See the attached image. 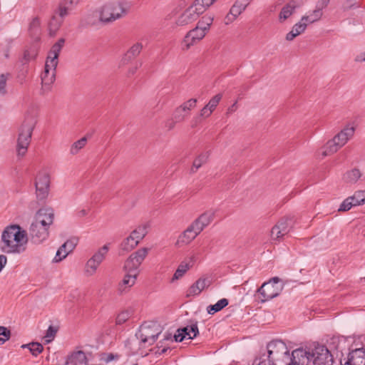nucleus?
<instances>
[{"mask_svg":"<svg viewBox=\"0 0 365 365\" xmlns=\"http://www.w3.org/2000/svg\"><path fill=\"white\" fill-rule=\"evenodd\" d=\"M64 43L65 39L63 38H59L58 41L52 46L48 52L44 71L41 76L42 89L43 91H50L51 85L56 80V67L58 63V58Z\"/></svg>","mask_w":365,"mask_h":365,"instance_id":"f257e3e1","label":"nucleus"},{"mask_svg":"<svg viewBox=\"0 0 365 365\" xmlns=\"http://www.w3.org/2000/svg\"><path fill=\"white\" fill-rule=\"evenodd\" d=\"M28 241L27 232L19 225L7 226L1 235V250L6 253L19 252V247Z\"/></svg>","mask_w":365,"mask_h":365,"instance_id":"f03ea898","label":"nucleus"},{"mask_svg":"<svg viewBox=\"0 0 365 365\" xmlns=\"http://www.w3.org/2000/svg\"><path fill=\"white\" fill-rule=\"evenodd\" d=\"M130 9V4L126 1L108 2L100 11L99 20L103 24H109L125 16Z\"/></svg>","mask_w":365,"mask_h":365,"instance_id":"7ed1b4c3","label":"nucleus"},{"mask_svg":"<svg viewBox=\"0 0 365 365\" xmlns=\"http://www.w3.org/2000/svg\"><path fill=\"white\" fill-rule=\"evenodd\" d=\"M37 120L34 115L28 114L25 116L19 132L17 140V152L19 155L24 156L30 144L33 130Z\"/></svg>","mask_w":365,"mask_h":365,"instance_id":"20e7f679","label":"nucleus"},{"mask_svg":"<svg viewBox=\"0 0 365 365\" xmlns=\"http://www.w3.org/2000/svg\"><path fill=\"white\" fill-rule=\"evenodd\" d=\"M267 361L272 363L278 362L280 365L283 363L285 365L289 359V350L288 349L286 344L280 340H272L267 345Z\"/></svg>","mask_w":365,"mask_h":365,"instance_id":"39448f33","label":"nucleus"},{"mask_svg":"<svg viewBox=\"0 0 365 365\" xmlns=\"http://www.w3.org/2000/svg\"><path fill=\"white\" fill-rule=\"evenodd\" d=\"M354 127L346 126L336 135L333 139L329 140L324 147L322 153L323 156H327L336 153L340 148L344 146L348 140L354 134Z\"/></svg>","mask_w":365,"mask_h":365,"instance_id":"423d86ee","label":"nucleus"},{"mask_svg":"<svg viewBox=\"0 0 365 365\" xmlns=\"http://www.w3.org/2000/svg\"><path fill=\"white\" fill-rule=\"evenodd\" d=\"M163 331V328L156 322H144L136 332V337L143 344H153Z\"/></svg>","mask_w":365,"mask_h":365,"instance_id":"0eeeda50","label":"nucleus"},{"mask_svg":"<svg viewBox=\"0 0 365 365\" xmlns=\"http://www.w3.org/2000/svg\"><path fill=\"white\" fill-rule=\"evenodd\" d=\"M311 365H332L333 356L325 345L314 344L311 350Z\"/></svg>","mask_w":365,"mask_h":365,"instance_id":"6e6552de","label":"nucleus"},{"mask_svg":"<svg viewBox=\"0 0 365 365\" xmlns=\"http://www.w3.org/2000/svg\"><path fill=\"white\" fill-rule=\"evenodd\" d=\"M282 289V286L275 285L272 282H267L257 289L255 297L262 303L277 297Z\"/></svg>","mask_w":365,"mask_h":365,"instance_id":"1a4fd4ad","label":"nucleus"},{"mask_svg":"<svg viewBox=\"0 0 365 365\" xmlns=\"http://www.w3.org/2000/svg\"><path fill=\"white\" fill-rule=\"evenodd\" d=\"M148 252V249L144 247L131 254L125 262L123 267L125 271L138 274V267L147 256Z\"/></svg>","mask_w":365,"mask_h":365,"instance_id":"9d476101","label":"nucleus"},{"mask_svg":"<svg viewBox=\"0 0 365 365\" xmlns=\"http://www.w3.org/2000/svg\"><path fill=\"white\" fill-rule=\"evenodd\" d=\"M312 347H309L308 350L303 349H297L289 355V359L285 365H311V350Z\"/></svg>","mask_w":365,"mask_h":365,"instance_id":"9b49d317","label":"nucleus"},{"mask_svg":"<svg viewBox=\"0 0 365 365\" xmlns=\"http://www.w3.org/2000/svg\"><path fill=\"white\" fill-rule=\"evenodd\" d=\"M190 326L177 329L176 333L173 336L175 341L181 342L187 336H189V339H192L199 334L197 322L196 320H190Z\"/></svg>","mask_w":365,"mask_h":365,"instance_id":"f8f14e48","label":"nucleus"},{"mask_svg":"<svg viewBox=\"0 0 365 365\" xmlns=\"http://www.w3.org/2000/svg\"><path fill=\"white\" fill-rule=\"evenodd\" d=\"M202 7L197 9L193 4L190 6L177 19L178 26H185L195 21L202 14Z\"/></svg>","mask_w":365,"mask_h":365,"instance_id":"ddd939ff","label":"nucleus"},{"mask_svg":"<svg viewBox=\"0 0 365 365\" xmlns=\"http://www.w3.org/2000/svg\"><path fill=\"white\" fill-rule=\"evenodd\" d=\"M292 228V219H281L272 229L271 237L274 240H279L284 235L289 233Z\"/></svg>","mask_w":365,"mask_h":365,"instance_id":"4468645a","label":"nucleus"},{"mask_svg":"<svg viewBox=\"0 0 365 365\" xmlns=\"http://www.w3.org/2000/svg\"><path fill=\"white\" fill-rule=\"evenodd\" d=\"M108 245H104L101 247L97 252H96L93 257L86 263V272H90L91 274L94 273L98 267V265L104 259L106 255L108 252Z\"/></svg>","mask_w":365,"mask_h":365,"instance_id":"2eb2a0df","label":"nucleus"},{"mask_svg":"<svg viewBox=\"0 0 365 365\" xmlns=\"http://www.w3.org/2000/svg\"><path fill=\"white\" fill-rule=\"evenodd\" d=\"M205 31L197 26L190 30L183 39V49H189L192 45L201 40L205 36Z\"/></svg>","mask_w":365,"mask_h":365,"instance_id":"dca6fc26","label":"nucleus"},{"mask_svg":"<svg viewBox=\"0 0 365 365\" xmlns=\"http://www.w3.org/2000/svg\"><path fill=\"white\" fill-rule=\"evenodd\" d=\"M29 235L31 241L35 244H40L46 240L49 235L47 228L36 226V225L31 224L29 227Z\"/></svg>","mask_w":365,"mask_h":365,"instance_id":"f3484780","label":"nucleus"},{"mask_svg":"<svg viewBox=\"0 0 365 365\" xmlns=\"http://www.w3.org/2000/svg\"><path fill=\"white\" fill-rule=\"evenodd\" d=\"M344 365H365V348L356 349L349 352Z\"/></svg>","mask_w":365,"mask_h":365,"instance_id":"a211bd4d","label":"nucleus"},{"mask_svg":"<svg viewBox=\"0 0 365 365\" xmlns=\"http://www.w3.org/2000/svg\"><path fill=\"white\" fill-rule=\"evenodd\" d=\"M66 365H88L86 354L83 351L73 352L68 356Z\"/></svg>","mask_w":365,"mask_h":365,"instance_id":"6ab92c4d","label":"nucleus"},{"mask_svg":"<svg viewBox=\"0 0 365 365\" xmlns=\"http://www.w3.org/2000/svg\"><path fill=\"white\" fill-rule=\"evenodd\" d=\"M78 2L79 0H61L58 6L60 17L63 19L68 15Z\"/></svg>","mask_w":365,"mask_h":365,"instance_id":"aec40b11","label":"nucleus"},{"mask_svg":"<svg viewBox=\"0 0 365 365\" xmlns=\"http://www.w3.org/2000/svg\"><path fill=\"white\" fill-rule=\"evenodd\" d=\"M142 48L143 45L140 43L134 44L123 56L122 63L123 64H126L130 62L133 58L140 53Z\"/></svg>","mask_w":365,"mask_h":365,"instance_id":"412c9836","label":"nucleus"},{"mask_svg":"<svg viewBox=\"0 0 365 365\" xmlns=\"http://www.w3.org/2000/svg\"><path fill=\"white\" fill-rule=\"evenodd\" d=\"M307 24L305 21H300L294 25L291 31H289L286 36L287 41H292L296 36L302 34L306 28Z\"/></svg>","mask_w":365,"mask_h":365,"instance_id":"4be33fe9","label":"nucleus"},{"mask_svg":"<svg viewBox=\"0 0 365 365\" xmlns=\"http://www.w3.org/2000/svg\"><path fill=\"white\" fill-rule=\"evenodd\" d=\"M199 234L197 233L193 228L190 225L183 233L179 237L178 243L189 244Z\"/></svg>","mask_w":365,"mask_h":365,"instance_id":"5701e85b","label":"nucleus"},{"mask_svg":"<svg viewBox=\"0 0 365 365\" xmlns=\"http://www.w3.org/2000/svg\"><path fill=\"white\" fill-rule=\"evenodd\" d=\"M209 152L203 153L200 154L193 161L192 166L190 169L191 173H195L197 170L202 167V165L205 164L209 158Z\"/></svg>","mask_w":365,"mask_h":365,"instance_id":"b1692460","label":"nucleus"},{"mask_svg":"<svg viewBox=\"0 0 365 365\" xmlns=\"http://www.w3.org/2000/svg\"><path fill=\"white\" fill-rule=\"evenodd\" d=\"M229 304V301L226 298H222L217 302L215 304H210L207 307V312L209 314H214L217 312L221 311Z\"/></svg>","mask_w":365,"mask_h":365,"instance_id":"393cba45","label":"nucleus"},{"mask_svg":"<svg viewBox=\"0 0 365 365\" xmlns=\"http://www.w3.org/2000/svg\"><path fill=\"white\" fill-rule=\"evenodd\" d=\"M138 244V241H136L135 239L130 235L120 244V250L124 252H129L136 247Z\"/></svg>","mask_w":365,"mask_h":365,"instance_id":"a878e982","label":"nucleus"},{"mask_svg":"<svg viewBox=\"0 0 365 365\" xmlns=\"http://www.w3.org/2000/svg\"><path fill=\"white\" fill-rule=\"evenodd\" d=\"M247 7V4L242 0H236L230 8V14L238 16L246 9Z\"/></svg>","mask_w":365,"mask_h":365,"instance_id":"bb28decb","label":"nucleus"},{"mask_svg":"<svg viewBox=\"0 0 365 365\" xmlns=\"http://www.w3.org/2000/svg\"><path fill=\"white\" fill-rule=\"evenodd\" d=\"M213 16L206 14L203 16L201 18V19L198 21L197 27L200 28V29L206 32L210 29V27L213 22Z\"/></svg>","mask_w":365,"mask_h":365,"instance_id":"cd10ccee","label":"nucleus"},{"mask_svg":"<svg viewBox=\"0 0 365 365\" xmlns=\"http://www.w3.org/2000/svg\"><path fill=\"white\" fill-rule=\"evenodd\" d=\"M49 188L50 178L47 173H39L35 181V187Z\"/></svg>","mask_w":365,"mask_h":365,"instance_id":"c85d7f7f","label":"nucleus"},{"mask_svg":"<svg viewBox=\"0 0 365 365\" xmlns=\"http://www.w3.org/2000/svg\"><path fill=\"white\" fill-rule=\"evenodd\" d=\"M29 34L33 38H38L40 34V20L38 17L32 19L29 28Z\"/></svg>","mask_w":365,"mask_h":365,"instance_id":"c756f323","label":"nucleus"},{"mask_svg":"<svg viewBox=\"0 0 365 365\" xmlns=\"http://www.w3.org/2000/svg\"><path fill=\"white\" fill-rule=\"evenodd\" d=\"M361 174L359 169L354 168L344 175V180L347 182L355 183L361 177Z\"/></svg>","mask_w":365,"mask_h":365,"instance_id":"7c9ffc66","label":"nucleus"},{"mask_svg":"<svg viewBox=\"0 0 365 365\" xmlns=\"http://www.w3.org/2000/svg\"><path fill=\"white\" fill-rule=\"evenodd\" d=\"M126 272L127 273L125 275V277L122 281V284H120V289L121 292L123 291L121 289V287L123 285H125V287H132L135 284L137 276L138 274L133 273L131 272Z\"/></svg>","mask_w":365,"mask_h":365,"instance_id":"2f4dec72","label":"nucleus"},{"mask_svg":"<svg viewBox=\"0 0 365 365\" xmlns=\"http://www.w3.org/2000/svg\"><path fill=\"white\" fill-rule=\"evenodd\" d=\"M41 215H36L34 221L31 224L36 225V226L46 227L47 228V230H48L50 225L53 222V221H52L51 216L50 215L48 219L46 218V220L41 219Z\"/></svg>","mask_w":365,"mask_h":365,"instance_id":"473e14b6","label":"nucleus"},{"mask_svg":"<svg viewBox=\"0 0 365 365\" xmlns=\"http://www.w3.org/2000/svg\"><path fill=\"white\" fill-rule=\"evenodd\" d=\"M190 267L191 265H190L187 263L181 262L178 267L177 268L175 272L174 273V275L172 278V282L181 278L190 269Z\"/></svg>","mask_w":365,"mask_h":365,"instance_id":"72a5a7b5","label":"nucleus"},{"mask_svg":"<svg viewBox=\"0 0 365 365\" xmlns=\"http://www.w3.org/2000/svg\"><path fill=\"white\" fill-rule=\"evenodd\" d=\"M147 226L142 225L138 227L135 230H134L131 233L132 235L136 241L139 243V242L144 238V237L147 234Z\"/></svg>","mask_w":365,"mask_h":365,"instance_id":"f704fd0d","label":"nucleus"},{"mask_svg":"<svg viewBox=\"0 0 365 365\" xmlns=\"http://www.w3.org/2000/svg\"><path fill=\"white\" fill-rule=\"evenodd\" d=\"M322 15H323L322 11H320L315 9L312 11V14L311 16H303L301 19V21H305L306 23L308 22V23L312 24V23H314V22L319 20L321 19V17L322 16Z\"/></svg>","mask_w":365,"mask_h":365,"instance_id":"c9c22d12","label":"nucleus"},{"mask_svg":"<svg viewBox=\"0 0 365 365\" xmlns=\"http://www.w3.org/2000/svg\"><path fill=\"white\" fill-rule=\"evenodd\" d=\"M78 242V238L77 237H71L65 242L61 247V250H65L68 255L71 252L77 245Z\"/></svg>","mask_w":365,"mask_h":365,"instance_id":"e433bc0d","label":"nucleus"},{"mask_svg":"<svg viewBox=\"0 0 365 365\" xmlns=\"http://www.w3.org/2000/svg\"><path fill=\"white\" fill-rule=\"evenodd\" d=\"M132 316V312L129 310H123L120 312L115 319L116 325H122L125 323Z\"/></svg>","mask_w":365,"mask_h":365,"instance_id":"4c0bfd02","label":"nucleus"},{"mask_svg":"<svg viewBox=\"0 0 365 365\" xmlns=\"http://www.w3.org/2000/svg\"><path fill=\"white\" fill-rule=\"evenodd\" d=\"M87 142L86 136L81 138L80 140L73 143L71 148V153L72 155L76 154L81 148H83Z\"/></svg>","mask_w":365,"mask_h":365,"instance_id":"58836bf2","label":"nucleus"},{"mask_svg":"<svg viewBox=\"0 0 365 365\" xmlns=\"http://www.w3.org/2000/svg\"><path fill=\"white\" fill-rule=\"evenodd\" d=\"M215 217V212L212 210L206 211L202 215H200L198 217L200 220L202 222V225H205L206 227L211 223Z\"/></svg>","mask_w":365,"mask_h":365,"instance_id":"ea45409f","label":"nucleus"},{"mask_svg":"<svg viewBox=\"0 0 365 365\" xmlns=\"http://www.w3.org/2000/svg\"><path fill=\"white\" fill-rule=\"evenodd\" d=\"M294 11L293 9L290 8L289 5L286 4L284 6L279 13V19L281 22L287 19L292 14H294Z\"/></svg>","mask_w":365,"mask_h":365,"instance_id":"a19ab883","label":"nucleus"},{"mask_svg":"<svg viewBox=\"0 0 365 365\" xmlns=\"http://www.w3.org/2000/svg\"><path fill=\"white\" fill-rule=\"evenodd\" d=\"M349 197L353 198V202L354 203L355 206L362 205L365 203V191H357L353 196Z\"/></svg>","mask_w":365,"mask_h":365,"instance_id":"79ce46f5","label":"nucleus"},{"mask_svg":"<svg viewBox=\"0 0 365 365\" xmlns=\"http://www.w3.org/2000/svg\"><path fill=\"white\" fill-rule=\"evenodd\" d=\"M11 330L3 326H0V345L4 344L11 337Z\"/></svg>","mask_w":365,"mask_h":365,"instance_id":"37998d69","label":"nucleus"},{"mask_svg":"<svg viewBox=\"0 0 365 365\" xmlns=\"http://www.w3.org/2000/svg\"><path fill=\"white\" fill-rule=\"evenodd\" d=\"M215 0H195L192 4L197 8L202 7V13L212 4H214Z\"/></svg>","mask_w":365,"mask_h":365,"instance_id":"c03bdc74","label":"nucleus"},{"mask_svg":"<svg viewBox=\"0 0 365 365\" xmlns=\"http://www.w3.org/2000/svg\"><path fill=\"white\" fill-rule=\"evenodd\" d=\"M36 215H41V219L46 220L48 219V217L51 215L52 221L54 220V212L52 208H41L39 209Z\"/></svg>","mask_w":365,"mask_h":365,"instance_id":"a18cd8bd","label":"nucleus"},{"mask_svg":"<svg viewBox=\"0 0 365 365\" xmlns=\"http://www.w3.org/2000/svg\"><path fill=\"white\" fill-rule=\"evenodd\" d=\"M354 206H355V205L353 202V198H350L349 197L342 202V203L339 206L338 211L339 212L348 211Z\"/></svg>","mask_w":365,"mask_h":365,"instance_id":"49530a36","label":"nucleus"},{"mask_svg":"<svg viewBox=\"0 0 365 365\" xmlns=\"http://www.w3.org/2000/svg\"><path fill=\"white\" fill-rule=\"evenodd\" d=\"M199 283L200 282H195L189 287L186 292V297H190L200 294L202 290L198 288Z\"/></svg>","mask_w":365,"mask_h":365,"instance_id":"de8ad7c7","label":"nucleus"},{"mask_svg":"<svg viewBox=\"0 0 365 365\" xmlns=\"http://www.w3.org/2000/svg\"><path fill=\"white\" fill-rule=\"evenodd\" d=\"M31 346H30L29 351L34 356H37L43 351V345L38 342H31Z\"/></svg>","mask_w":365,"mask_h":365,"instance_id":"09e8293b","label":"nucleus"},{"mask_svg":"<svg viewBox=\"0 0 365 365\" xmlns=\"http://www.w3.org/2000/svg\"><path fill=\"white\" fill-rule=\"evenodd\" d=\"M48 190H49V188L38 187V186L36 187V197H37L38 200H39V201L44 200L48 197Z\"/></svg>","mask_w":365,"mask_h":365,"instance_id":"8fccbe9b","label":"nucleus"},{"mask_svg":"<svg viewBox=\"0 0 365 365\" xmlns=\"http://www.w3.org/2000/svg\"><path fill=\"white\" fill-rule=\"evenodd\" d=\"M197 99L196 98H190L187 101L182 103L180 106V108L186 113L191 108H195L196 106Z\"/></svg>","mask_w":365,"mask_h":365,"instance_id":"3c124183","label":"nucleus"},{"mask_svg":"<svg viewBox=\"0 0 365 365\" xmlns=\"http://www.w3.org/2000/svg\"><path fill=\"white\" fill-rule=\"evenodd\" d=\"M222 95L221 93H218L215 95L214 97H212L208 103L207 104V107H209V108L211 110V111H213L217 106L218 105L219 102L222 99Z\"/></svg>","mask_w":365,"mask_h":365,"instance_id":"603ef678","label":"nucleus"},{"mask_svg":"<svg viewBox=\"0 0 365 365\" xmlns=\"http://www.w3.org/2000/svg\"><path fill=\"white\" fill-rule=\"evenodd\" d=\"M185 113L179 107H178L173 115V120L175 122H181L185 119Z\"/></svg>","mask_w":365,"mask_h":365,"instance_id":"864d4df0","label":"nucleus"},{"mask_svg":"<svg viewBox=\"0 0 365 365\" xmlns=\"http://www.w3.org/2000/svg\"><path fill=\"white\" fill-rule=\"evenodd\" d=\"M267 358L266 357V354H263L259 357H257L253 362L252 365H277V363H272L268 361L267 364Z\"/></svg>","mask_w":365,"mask_h":365,"instance_id":"5fc2aeb1","label":"nucleus"},{"mask_svg":"<svg viewBox=\"0 0 365 365\" xmlns=\"http://www.w3.org/2000/svg\"><path fill=\"white\" fill-rule=\"evenodd\" d=\"M68 255V252L65 251V250H61V247L58 248L56 252V256L53 259V262H59L65 259Z\"/></svg>","mask_w":365,"mask_h":365,"instance_id":"6e6d98bb","label":"nucleus"},{"mask_svg":"<svg viewBox=\"0 0 365 365\" xmlns=\"http://www.w3.org/2000/svg\"><path fill=\"white\" fill-rule=\"evenodd\" d=\"M190 226L192 228L195 230V231L200 234L203 229L206 227L205 225H202V222L201 220H200V218L197 217L191 225Z\"/></svg>","mask_w":365,"mask_h":365,"instance_id":"4d7b16f0","label":"nucleus"},{"mask_svg":"<svg viewBox=\"0 0 365 365\" xmlns=\"http://www.w3.org/2000/svg\"><path fill=\"white\" fill-rule=\"evenodd\" d=\"M61 22H62L61 21H58L55 16H53V18L50 21L49 25H48L50 32L55 33L60 27Z\"/></svg>","mask_w":365,"mask_h":365,"instance_id":"13d9d810","label":"nucleus"},{"mask_svg":"<svg viewBox=\"0 0 365 365\" xmlns=\"http://www.w3.org/2000/svg\"><path fill=\"white\" fill-rule=\"evenodd\" d=\"M36 53L34 51L26 50L24 53L22 63L23 64L28 63L31 60L35 58Z\"/></svg>","mask_w":365,"mask_h":365,"instance_id":"bf43d9fd","label":"nucleus"},{"mask_svg":"<svg viewBox=\"0 0 365 365\" xmlns=\"http://www.w3.org/2000/svg\"><path fill=\"white\" fill-rule=\"evenodd\" d=\"M57 331H58V329L56 327L51 325L48 327V329L46 330L45 337L50 338V339H53L55 337Z\"/></svg>","mask_w":365,"mask_h":365,"instance_id":"052dcab7","label":"nucleus"},{"mask_svg":"<svg viewBox=\"0 0 365 365\" xmlns=\"http://www.w3.org/2000/svg\"><path fill=\"white\" fill-rule=\"evenodd\" d=\"M196 282H200L198 284V288L202 291L206 287H209L211 284V282L207 278L200 277Z\"/></svg>","mask_w":365,"mask_h":365,"instance_id":"680f3d73","label":"nucleus"},{"mask_svg":"<svg viewBox=\"0 0 365 365\" xmlns=\"http://www.w3.org/2000/svg\"><path fill=\"white\" fill-rule=\"evenodd\" d=\"M330 2V0H319L316 4V9L322 11L324 9L327 7Z\"/></svg>","mask_w":365,"mask_h":365,"instance_id":"e2e57ef3","label":"nucleus"},{"mask_svg":"<svg viewBox=\"0 0 365 365\" xmlns=\"http://www.w3.org/2000/svg\"><path fill=\"white\" fill-rule=\"evenodd\" d=\"M6 77L4 74L0 75V92L3 94L6 93Z\"/></svg>","mask_w":365,"mask_h":365,"instance_id":"0e129e2a","label":"nucleus"},{"mask_svg":"<svg viewBox=\"0 0 365 365\" xmlns=\"http://www.w3.org/2000/svg\"><path fill=\"white\" fill-rule=\"evenodd\" d=\"M287 5L290 6V8L293 9L295 11L296 9L299 8L302 4V0H291Z\"/></svg>","mask_w":365,"mask_h":365,"instance_id":"69168bd1","label":"nucleus"},{"mask_svg":"<svg viewBox=\"0 0 365 365\" xmlns=\"http://www.w3.org/2000/svg\"><path fill=\"white\" fill-rule=\"evenodd\" d=\"M212 111L209 108V107H207V105L203 107V108L200 110V116L202 117H208L211 115Z\"/></svg>","mask_w":365,"mask_h":365,"instance_id":"338daca9","label":"nucleus"},{"mask_svg":"<svg viewBox=\"0 0 365 365\" xmlns=\"http://www.w3.org/2000/svg\"><path fill=\"white\" fill-rule=\"evenodd\" d=\"M355 0H347V6L344 7V10H349L354 8H358Z\"/></svg>","mask_w":365,"mask_h":365,"instance_id":"774afa93","label":"nucleus"}]
</instances>
